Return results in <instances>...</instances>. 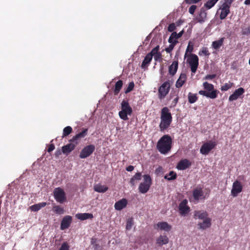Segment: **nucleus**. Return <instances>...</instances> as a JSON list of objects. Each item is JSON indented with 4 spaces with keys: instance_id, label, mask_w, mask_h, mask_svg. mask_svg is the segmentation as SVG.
<instances>
[{
    "instance_id": "nucleus-1",
    "label": "nucleus",
    "mask_w": 250,
    "mask_h": 250,
    "mask_svg": "<svg viewBox=\"0 0 250 250\" xmlns=\"http://www.w3.org/2000/svg\"><path fill=\"white\" fill-rule=\"evenodd\" d=\"M160 119L159 128L163 131L169 127L172 121V116L168 107H164L161 109Z\"/></svg>"
},
{
    "instance_id": "nucleus-2",
    "label": "nucleus",
    "mask_w": 250,
    "mask_h": 250,
    "mask_svg": "<svg viewBox=\"0 0 250 250\" xmlns=\"http://www.w3.org/2000/svg\"><path fill=\"white\" fill-rule=\"evenodd\" d=\"M172 139L169 135H164L158 141L157 149L161 153L166 154L171 149Z\"/></svg>"
},
{
    "instance_id": "nucleus-3",
    "label": "nucleus",
    "mask_w": 250,
    "mask_h": 250,
    "mask_svg": "<svg viewBox=\"0 0 250 250\" xmlns=\"http://www.w3.org/2000/svg\"><path fill=\"white\" fill-rule=\"evenodd\" d=\"M206 90H200L199 94L211 99H215L217 97L219 91L214 89V85L208 82H205L203 84Z\"/></svg>"
},
{
    "instance_id": "nucleus-4",
    "label": "nucleus",
    "mask_w": 250,
    "mask_h": 250,
    "mask_svg": "<svg viewBox=\"0 0 250 250\" xmlns=\"http://www.w3.org/2000/svg\"><path fill=\"white\" fill-rule=\"evenodd\" d=\"M121 110L119 112L120 118L124 121L128 120V116H130L133 112L127 99H124L121 104Z\"/></svg>"
},
{
    "instance_id": "nucleus-5",
    "label": "nucleus",
    "mask_w": 250,
    "mask_h": 250,
    "mask_svg": "<svg viewBox=\"0 0 250 250\" xmlns=\"http://www.w3.org/2000/svg\"><path fill=\"white\" fill-rule=\"evenodd\" d=\"M143 177L144 181L140 183L138 189L140 193L144 194L149 190L152 184V179L148 174L144 175Z\"/></svg>"
},
{
    "instance_id": "nucleus-6",
    "label": "nucleus",
    "mask_w": 250,
    "mask_h": 250,
    "mask_svg": "<svg viewBox=\"0 0 250 250\" xmlns=\"http://www.w3.org/2000/svg\"><path fill=\"white\" fill-rule=\"evenodd\" d=\"M232 1L233 0H224V3L220 8V9L221 10L220 19L221 20L225 19L230 13L229 8Z\"/></svg>"
},
{
    "instance_id": "nucleus-7",
    "label": "nucleus",
    "mask_w": 250,
    "mask_h": 250,
    "mask_svg": "<svg viewBox=\"0 0 250 250\" xmlns=\"http://www.w3.org/2000/svg\"><path fill=\"white\" fill-rule=\"evenodd\" d=\"M187 62L189 64L191 71L195 73L199 65V59L198 56L194 54H191L188 57Z\"/></svg>"
},
{
    "instance_id": "nucleus-8",
    "label": "nucleus",
    "mask_w": 250,
    "mask_h": 250,
    "mask_svg": "<svg viewBox=\"0 0 250 250\" xmlns=\"http://www.w3.org/2000/svg\"><path fill=\"white\" fill-rule=\"evenodd\" d=\"M53 194L55 200L60 203H63L66 200L65 193L61 188H55Z\"/></svg>"
},
{
    "instance_id": "nucleus-9",
    "label": "nucleus",
    "mask_w": 250,
    "mask_h": 250,
    "mask_svg": "<svg viewBox=\"0 0 250 250\" xmlns=\"http://www.w3.org/2000/svg\"><path fill=\"white\" fill-rule=\"evenodd\" d=\"M95 146L94 145H89L84 146L81 151L79 157L85 159L90 156L95 151Z\"/></svg>"
},
{
    "instance_id": "nucleus-10",
    "label": "nucleus",
    "mask_w": 250,
    "mask_h": 250,
    "mask_svg": "<svg viewBox=\"0 0 250 250\" xmlns=\"http://www.w3.org/2000/svg\"><path fill=\"white\" fill-rule=\"evenodd\" d=\"M178 210L180 214L182 216H186L189 213L190 211V208L188 206L187 199H184L179 203Z\"/></svg>"
},
{
    "instance_id": "nucleus-11",
    "label": "nucleus",
    "mask_w": 250,
    "mask_h": 250,
    "mask_svg": "<svg viewBox=\"0 0 250 250\" xmlns=\"http://www.w3.org/2000/svg\"><path fill=\"white\" fill-rule=\"evenodd\" d=\"M170 89V84L168 82H164L158 89V95L160 99H163L168 93Z\"/></svg>"
},
{
    "instance_id": "nucleus-12",
    "label": "nucleus",
    "mask_w": 250,
    "mask_h": 250,
    "mask_svg": "<svg viewBox=\"0 0 250 250\" xmlns=\"http://www.w3.org/2000/svg\"><path fill=\"white\" fill-rule=\"evenodd\" d=\"M216 145L217 143L213 141H209L205 143L200 148V153L204 155H207Z\"/></svg>"
},
{
    "instance_id": "nucleus-13",
    "label": "nucleus",
    "mask_w": 250,
    "mask_h": 250,
    "mask_svg": "<svg viewBox=\"0 0 250 250\" xmlns=\"http://www.w3.org/2000/svg\"><path fill=\"white\" fill-rule=\"evenodd\" d=\"M192 196L194 201L198 202L200 199H205L203 188L197 187L192 191Z\"/></svg>"
},
{
    "instance_id": "nucleus-14",
    "label": "nucleus",
    "mask_w": 250,
    "mask_h": 250,
    "mask_svg": "<svg viewBox=\"0 0 250 250\" xmlns=\"http://www.w3.org/2000/svg\"><path fill=\"white\" fill-rule=\"evenodd\" d=\"M242 188L243 186L240 181L238 180L234 181L231 191V195L233 197H236L242 191Z\"/></svg>"
},
{
    "instance_id": "nucleus-15",
    "label": "nucleus",
    "mask_w": 250,
    "mask_h": 250,
    "mask_svg": "<svg viewBox=\"0 0 250 250\" xmlns=\"http://www.w3.org/2000/svg\"><path fill=\"white\" fill-rule=\"evenodd\" d=\"M88 129L83 128L82 131L73 136V138L70 140L69 142L76 143V144H78L81 139L84 138L87 134Z\"/></svg>"
},
{
    "instance_id": "nucleus-16",
    "label": "nucleus",
    "mask_w": 250,
    "mask_h": 250,
    "mask_svg": "<svg viewBox=\"0 0 250 250\" xmlns=\"http://www.w3.org/2000/svg\"><path fill=\"white\" fill-rule=\"evenodd\" d=\"M245 92V90L242 87L236 89L234 92L229 96V100L230 102L236 100Z\"/></svg>"
},
{
    "instance_id": "nucleus-17",
    "label": "nucleus",
    "mask_w": 250,
    "mask_h": 250,
    "mask_svg": "<svg viewBox=\"0 0 250 250\" xmlns=\"http://www.w3.org/2000/svg\"><path fill=\"white\" fill-rule=\"evenodd\" d=\"M191 166V163L187 159L180 160L176 166L179 170H185Z\"/></svg>"
},
{
    "instance_id": "nucleus-18",
    "label": "nucleus",
    "mask_w": 250,
    "mask_h": 250,
    "mask_svg": "<svg viewBox=\"0 0 250 250\" xmlns=\"http://www.w3.org/2000/svg\"><path fill=\"white\" fill-rule=\"evenodd\" d=\"M72 218L71 216L69 215L64 216L61 221V229L64 230L68 228L72 222Z\"/></svg>"
},
{
    "instance_id": "nucleus-19",
    "label": "nucleus",
    "mask_w": 250,
    "mask_h": 250,
    "mask_svg": "<svg viewBox=\"0 0 250 250\" xmlns=\"http://www.w3.org/2000/svg\"><path fill=\"white\" fill-rule=\"evenodd\" d=\"M77 144L76 143L70 142L62 147V152L66 155L69 154L76 147Z\"/></svg>"
},
{
    "instance_id": "nucleus-20",
    "label": "nucleus",
    "mask_w": 250,
    "mask_h": 250,
    "mask_svg": "<svg viewBox=\"0 0 250 250\" xmlns=\"http://www.w3.org/2000/svg\"><path fill=\"white\" fill-rule=\"evenodd\" d=\"M211 226V218L208 217L203 220V222H199L198 224L199 229L202 230L206 229Z\"/></svg>"
},
{
    "instance_id": "nucleus-21",
    "label": "nucleus",
    "mask_w": 250,
    "mask_h": 250,
    "mask_svg": "<svg viewBox=\"0 0 250 250\" xmlns=\"http://www.w3.org/2000/svg\"><path fill=\"white\" fill-rule=\"evenodd\" d=\"M155 228L168 232L171 230V226L167 222H160L156 224Z\"/></svg>"
},
{
    "instance_id": "nucleus-22",
    "label": "nucleus",
    "mask_w": 250,
    "mask_h": 250,
    "mask_svg": "<svg viewBox=\"0 0 250 250\" xmlns=\"http://www.w3.org/2000/svg\"><path fill=\"white\" fill-rule=\"evenodd\" d=\"M127 204V200L125 198H123L115 203L114 208L116 210H121L126 207Z\"/></svg>"
},
{
    "instance_id": "nucleus-23",
    "label": "nucleus",
    "mask_w": 250,
    "mask_h": 250,
    "mask_svg": "<svg viewBox=\"0 0 250 250\" xmlns=\"http://www.w3.org/2000/svg\"><path fill=\"white\" fill-rule=\"evenodd\" d=\"M208 213L204 210H195L194 212V217L195 219L204 220L208 217Z\"/></svg>"
},
{
    "instance_id": "nucleus-24",
    "label": "nucleus",
    "mask_w": 250,
    "mask_h": 250,
    "mask_svg": "<svg viewBox=\"0 0 250 250\" xmlns=\"http://www.w3.org/2000/svg\"><path fill=\"white\" fill-rule=\"evenodd\" d=\"M187 79V75L185 73H181L176 82L175 86L177 88L181 87L185 83Z\"/></svg>"
},
{
    "instance_id": "nucleus-25",
    "label": "nucleus",
    "mask_w": 250,
    "mask_h": 250,
    "mask_svg": "<svg viewBox=\"0 0 250 250\" xmlns=\"http://www.w3.org/2000/svg\"><path fill=\"white\" fill-rule=\"evenodd\" d=\"M207 9L204 6L200 9V11L197 20L199 22L202 23L205 21L206 18L207 13L206 10Z\"/></svg>"
},
{
    "instance_id": "nucleus-26",
    "label": "nucleus",
    "mask_w": 250,
    "mask_h": 250,
    "mask_svg": "<svg viewBox=\"0 0 250 250\" xmlns=\"http://www.w3.org/2000/svg\"><path fill=\"white\" fill-rule=\"evenodd\" d=\"M178 67V61H174L168 67V72L169 74L173 76L176 73Z\"/></svg>"
},
{
    "instance_id": "nucleus-27",
    "label": "nucleus",
    "mask_w": 250,
    "mask_h": 250,
    "mask_svg": "<svg viewBox=\"0 0 250 250\" xmlns=\"http://www.w3.org/2000/svg\"><path fill=\"white\" fill-rule=\"evenodd\" d=\"M152 58L151 57V55H150V54H147L145 57V59L142 63V68L145 69L147 68V67L150 64L151 61H152Z\"/></svg>"
},
{
    "instance_id": "nucleus-28",
    "label": "nucleus",
    "mask_w": 250,
    "mask_h": 250,
    "mask_svg": "<svg viewBox=\"0 0 250 250\" xmlns=\"http://www.w3.org/2000/svg\"><path fill=\"white\" fill-rule=\"evenodd\" d=\"M168 241V238L166 235H161L156 239V243L160 246L167 244Z\"/></svg>"
},
{
    "instance_id": "nucleus-29",
    "label": "nucleus",
    "mask_w": 250,
    "mask_h": 250,
    "mask_svg": "<svg viewBox=\"0 0 250 250\" xmlns=\"http://www.w3.org/2000/svg\"><path fill=\"white\" fill-rule=\"evenodd\" d=\"M75 216L77 219L81 220H84L88 219H92L93 217V214L89 213H79L76 214Z\"/></svg>"
},
{
    "instance_id": "nucleus-30",
    "label": "nucleus",
    "mask_w": 250,
    "mask_h": 250,
    "mask_svg": "<svg viewBox=\"0 0 250 250\" xmlns=\"http://www.w3.org/2000/svg\"><path fill=\"white\" fill-rule=\"evenodd\" d=\"M225 40V38L223 37L220 38L219 40L217 41H215L212 42V47L216 50L220 48L221 46H222L223 44L224 41Z\"/></svg>"
},
{
    "instance_id": "nucleus-31",
    "label": "nucleus",
    "mask_w": 250,
    "mask_h": 250,
    "mask_svg": "<svg viewBox=\"0 0 250 250\" xmlns=\"http://www.w3.org/2000/svg\"><path fill=\"white\" fill-rule=\"evenodd\" d=\"M123 85V82L122 80H119L117 81L115 84V87L114 89V95H117L120 92L121 89H122Z\"/></svg>"
},
{
    "instance_id": "nucleus-32",
    "label": "nucleus",
    "mask_w": 250,
    "mask_h": 250,
    "mask_svg": "<svg viewBox=\"0 0 250 250\" xmlns=\"http://www.w3.org/2000/svg\"><path fill=\"white\" fill-rule=\"evenodd\" d=\"M46 205L45 202H42L39 204H34L30 207V209L33 211H37L44 207Z\"/></svg>"
},
{
    "instance_id": "nucleus-33",
    "label": "nucleus",
    "mask_w": 250,
    "mask_h": 250,
    "mask_svg": "<svg viewBox=\"0 0 250 250\" xmlns=\"http://www.w3.org/2000/svg\"><path fill=\"white\" fill-rule=\"evenodd\" d=\"M178 38L177 36V33L176 32H173L169 37L168 42L170 43H174L175 44H176L178 42Z\"/></svg>"
},
{
    "instance_id": "nucleus-34",
    "label": "nucleus",
    "mask_w": 250,
    "mask_h": 250,
    "mask_svg": "<svg viewBox=\"0 0 250 250\" xmlns=\"http://www.w3.org/2000/svg\"><path fill=\"white\" fill-rule=\"evenodd\" d=\"M219 0H208L204 4V7L207 9H210L213 7Z\"/></svg>"
},
{
    "instance_id": "nucleus-35",
    "label": "nucleus",
    "mask_w": 250,
    "mask_h": 250,
    "mask_svg": "<svg viewBox=\"0 0 250 250\" xmlns=\"http://www.w3.org/2000/svg\"><path fill=\"white\" fill-rule=\"evenodd\" d=\"M108 189V188L105 186L97 185L94 187V190L98 192H105Z\"/></svg>"
},
{
    "instance_id": "nucleus-36",
    "label": "nucleus",
    "mask_w": 250,
    "mask_h": 250,
    "mask_svg": "<svg viewBox=\"0 0 250 250\" xmlns=\"http://www.w3.org/2000/svg\"><path fill=\"white\" fill-rule=\"evenodd\" d=\"M198 100V97L196 94H193L189 92L188 94V100L190 104H193L195 103Z\"/></svg>"
},
{
    "instance_id": "nucleus-37",
    "label": "nucleus",
    "mask_w": 250,
    "mask_h": 250,
    "mask_svg": "<svg viewBox=\"0 0 250 250\" xmlns=\"http://www.w3.org/2000/svg\"><path fill=\"white\" fill-rule=\"evenodd\" d=\"M177 178V174L173 171H171L168 174L165 176L164 178L168 181L173 180Z\"/></svg>"
},
{
    "instance_id": "nucleus-38",
    "label": "nucleus",
    "mask_w": 250,
    "mask_h": 250,
    "mask_svg": "<svg viewBox=\"0 0 250 250\" xmlns=\"http://www.w3.org/2000/svg\"><path fill=\"white\" fill-rule=\"evenodd\" d=\"M72 132V128L70 126L64 127L63 129L62 137L69 135Z\"/></svg>"
},
{
    "instance_id": "nucleus-39",
    "label": "nucleus",
    "mask_w": 250,
    "mask_h": 250,
    "mask_svg": "<svg viewBox=\"0 0 250 250\" xmlns=\"http://www.w3.org/2000/svg\"><path fill=\"white\" fill-rule=\"evenodd\" d=\"M232 86L233 83H231L230 82H229V83H226L221 86V90L223 91H226L231 88Z\"/></svg>"
},
{
    "instance_id": "nucleus-40",
    "label": "nucleus",
    "mask_w": 250,
    "mask_h": 250,
    "mask_svg": "<svg viewBox=\"0 0 250 250\" xmlns=\"http://www.w3.org/2000/svg\"><path fill=\"white\" fill-rule=\"evenodd\" d=\"M210 55L208 49L207 47H203L199 52V55H204L205 56H208Z\"/></svg>"
},
{
    "instance_id": "nucleus-41",
    "label": "nucleus",
    "mask_w": 250,
    "mask_h": 250,
    "mask_svg": "<svg viewBox=\"0 0 250 250\" xmlns=\"http://www.w3.org/2000/svg\"><path fill=\"white\" fill-rule=\"evenodd\" d=\"M53 208L54 212L56 213L61 214H63L64 212L63 208L59 206H55Z\"/></svg>"
},
{
    "instance_id": "nucleus-42",
    "label": "nucleus",
    "mask_w": 250,
    "mask_h": 250,
    "mask_svg": "<svg viewBox=\"0 0 250 250\" xmlns=\"http://www.w3.org/2000/svg\"><path fill=\"white\" fill-rule=\"evenodd\" d=\"M134 87V83L133 82H131L129 83L127 87L125 90V93L127 94L131 91Z\"/></svg>"
},
{
    "instance_id": "nucleus-43",
    "label": "nucleus",
    "mask_w": 250,
    "mask_h": 250,
    "mask_svg": "<svg viewBox=\"0 0 250 250\" xmlns=\"http://www.w3.org/2000/svg\"><path fill=\"white\" fill-rule=\"evenodd\" d=\"M133 225V220L132 218L128 219L126 222V229L129 230L131 229Z\"/></svg>"
},
{
    "instance_id": "nucleus-44",
    "label": "nucleus",
    "mask_w": 250,
    "mask_h": 250,
    "mask_svg": "<svg viewBox=\"0 0 250 250\" xmlns=\"http://www.w3.org/2000/svg\"><path fill=\"white\" fill-rule=\"evenodd\" d=\"M159 45H157V46H156L155 47H154V48H153L152 49V50L150 52L148 53V54H150V55H151V57L152 58L153 57V56L155 55V54H158V53H159L158 52L159 51Z\"/></svg>"
},
{
    "instance_id": "nucleus-45",
    "label": "nucleus",
    "mask_w": 250,
    "mask_h": 250,
    "mask_svg": "<svg viewBox=\"0 0 250 250\" xmlns=\"http://www.w3.org/2000/svg\"><path fill=\"white\" fill-rule=\"evenodd\" d=\"M69 248L68 244L65 242L62 243L59 250H70Z\"/></svg>"
},
{
    "instance_id": "nucleus-46",
    "label": "nucleus",
    "mask_w": 250,
    "mask_h": 250,
    "mask_svg": "<svg viewBox=\"0 0 250 250\" xmlns=\"http://www.w3.org/2000/svg\"><path fill=\"white\" fill-rule=\"evenodd\" d=\"M175 45L176 44H175L174 43H170L168 47L166 48L165 51L167 53H170L172 51V50L173 49V48H174V46H175Z\"/></svg>"
},
{
    "instance_id": "nucleus-47",
    "label": "nucleus",
    "mask_w": 250,
    "mask_h": 250,
    "mask_svg": "<svg viewBox=\"0 0 250 250\" xmlns=\"http://www.w3.org/2000/svg\"><path fill=\"white\" fill-rule=\"evenodd\" d=\"M176 29V25H175V24L174 23H170L168 26V28H167V30L169 32H172L175 30Z\"/></svg>"
},
{
    "instance_id": "nucleus-48",
    "label": "nucleus",
    "mask_w": 250,
    "mask_h": 250,
    "mask_svg": "<svg viewBox=\"0 0 250 250\" xmlns=\"http://www.w3.org/2000/svg\"><path fill=\"white\" fill-rule=\"evenodd\" d=\"M197 8V6L196 5H192L188 9V12L190 14H192L193 15L194 12H195V10Z\"/></svg>"
},
{
    "instance_id": "nucleus-49",
    "label": "nucleus",
    "mask_w": 250,
    "mask_h": 250,
    "mask_svg": "<svg viewBox=\"0 0 250 250\" xmlns=\"http://www.w3.org/2000/svg\"><path fill=\"white\" fill-rule=\"evenodd\" d=\"M142 174L140 172H137L136 173L133 177L132 178L135 180H140L141 179Z\"/></svg>"
},
{
    "instance_id": "nucleus-50",
    "label": "nucleus",
    "mask_w": 250,
    "mask_h": 250,
    "mask_svg": "<svg viewBox=\"0 0 250 250\" xmlns=\"http://www.w3.org/2000/svg\"><path fill=\"white\" fill-rule=\"evenodd\" d=\"M216 75L215 74H212V75H207L205 76L204 79L205 80H212L215 78Z\"/></svg>"
},
{
    "instance_id": "nucleus-51",
    "label": "nucleus",
    "mask_w": 250,
    "mask_h": 250,
    "mask_svg": "<svg viewBox=\"0 0 250 250\" xmlns=\"http://www.w3.org/2000/svg\"><path fill=\"white\" fill-rule=\"evenodd\" d=\"M193 45H190V44L189 43L187 47V48L186 49V53H187L188 52H191L193 51Z\"/></svg>"
},
{
    "instance_id": "nucleus-52",
    "label": "nucleus",
    "mask_w": 250,
    "mask_h": 250,
    "mask_svg": "<svg viewBox=\"0 0 250 250\" xmlns=\"http://www.w3.org/2000/svg\"><path fill=\"white\" fill-rule=\"evenodd\" d=\"M55 149V146L53 144H51L47 149V151L48 152H51Z\"/></svg>"
},
{
    "instance_id": "nucleus-53",
    "label": "nucleus",
    "mask_w": 250,
    "mask_h": 250,
    "mask_svg": "<svg viewBox=\"0 0 250 250\" xmlns=\"http://www.w3.org/2000/svg\"><path fill=\"white\" fill-rule=\"evenodd\" d=\"M153 56H154L155 60L156 61H158V60H159L161 58L162 55L159 52L158 54L154 55Z\"/></svg>"
},
{
    "instance_id": "nucleus-54",
    "label": "nucleus",
    "mask_w": 250,
    "mask_h": 250,
    "mask_svg": "<svg viewBox=\"0 0 250 250\" xmlns=\"http://www.w3.org/2000/svg\"><path fill=\"white\" fill-rule=\"evenodd\" d=\"M163 172V168L162 167H159L158 168H157L155 170V173L157 174H158L159 173Z\"/></svg>"
},
{
    "instance_id": "nucleus-55",
    "label": "nucleus",
    "mask_w": 250,
    "mask_h": 250,
    "mask_svg": "<svg viewBox=\"0 0 250 250\" xmlns=\"http://www.w3.org/2000/svg\"><path fill=\"white\" fill-rule=\"evenodd\" d=\"M134 169V167L132 166H129L126 167V170L128 171H132Z\"/></svg>"
},
{
    "instance_id": "nucleus-56",
    "label": "nucleus",
    "mask_w": 250,
    "mask_h": 250,
    "mask_svg": "<svg viewBox=\"0 0 250 250\" xmlns=\"http://www.w3.org/2000/svg\"><path fill=\"white\" fill-rule=\"evenodd\" d=\"M62 151H61V150L59 149L57 150L55 152V156L56 157H58L62 154Z\"/></svg>"
},
{
    "instance_id": "nucleus-57",
    "label": "nucleus",
    "mask_w": 250,
    "mask_h": 250,
    "mask_svg": "<svg viewBox=\"0 0 250 250\" xmlns=\"http://www.w3.org/2000/svg\"><path fill=\"white\" fill-rule=\"evenodd\" d=\"M130 184L131 186H134L136 184V181L132 177L130 180Z\"/></svg>"
},
{
    "instance_id": "nucleus-58",
    "label": "nucleus",
    "mask_w": 250,
    "mask_h": 250,
    "mask_svg": "<svg viewBox=\"0 0 250 250\" xmlns=\"http://www.w3.org/2000/svg\"><path fill=\"white\" fill-rule=\"evenodd\" d=\"M184 33V30L181 31L178 34L177 33V36L179 38H180L183 35Z\"/></svg>"
},
{
    "instance_id": "nucleus-59",
    "label": "nucleus",
    "mask_w": 250,
    "mask_h": 250,
    "mask_svg": "<svg viewBox=\"0 0 250 250\" xmlns=\"http://www.w3.org/2000/svg\"><path fill=\"white\" fill-rule=\"evenodd\" d=\"M244 3L246 5H250V0H245V1H244Z\"/></svg>"
},
{
    "instance_id": "nucleus-60",
    "label": "nucleus",
    "mask_w": 250,
    "mask_h": 250,
    "mask_svg": "<svg viewBox=\"0 0 250 250\" xmlns=\"http://www.w3.org/2000/svg\"><path fill=\"white\" fill-rule=\"evenodd\" d=\"M178 100H179V98L178 97H177L176 98H175L174 99V102H175V104H176L178 101Z\"/></svg>"
}]
</instances>
